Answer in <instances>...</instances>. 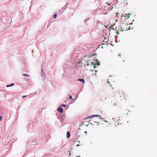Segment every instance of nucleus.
Returning <instances> with one entry per match:
<instances>
[{
	"instance_id": "obj_1",
	"label": "nucleus",
	"mask_w": 157,
	"mask_h": 157,
	"mask_svg": "<svg viewBox=\"0 0 157 157\" xmlns=\"http://www.w3.org/2000/svg\"><path fill=\"white\" fill-rule=\"evenodd\" d=\"M118 94L120 96V99L121 101H125L127 98H126L125 94L124 92L118 91Z\"/></svg>"
},
{
	"instance_id": "obj_2",
	"label": "nucleus",
	"mask_w": 157,
	"mask_h": 157,
	"mask_svg": "<svg viewBox=\"0 0 157 157\" xmlns=\"http://www.w3.org/2000/svg\"><path fill=\"white\" fill-rule=\"evenodd\" d=\"M121 30L123 31L127 30L128 29H129V27L128 24L127 23H123L121 26Z\"/></svg>"
},
{
	"instance_id": "obj_3",
	"label": "nucleus",
	"mask_w": 157,
	"mask_h": 157,
	"mask_svg": "<svg viewBox=\"0 0 157 157\" xmlns=\"http://www.w3.org/2000/svg\"><path fill=\"white\" fill-rule=\"evenodd\" d=\"M90 62V65H91V67H93L94 68H95L96 67V65L97 64L96 63H94L93 62H92L91 61ZM99 63H98V64H97L98 66L99 65Z\"/></svg>"
},
{
	"instance_id": "obj_4",
	"label": "nucleus",
	"mask_w": 157,
	"mask_h": 157,
	"mask_svg": "<svg viewBox=\"0 0 157 157\" xmlns=\"http://www.w3.org/2000/svg\"><path fill=\"white\" fill-rule=\"evenodd\" d=\"M81 63L84 65H86L87 66H88L89 65L90 61H89V62H88L87 61L84 60L83 59L81 60Z\"/></svg>"
},
{
	"instance_id": "obj_5",
	"label": "nucleus",
	"mask_w": 157,
	"mask_h": 157,
	"mask_svg": "<svg viewBox=\"0 0 157 157\" xmlns=\"http://www.w3.org/2000/svg\"><path fill=\"white\" fill-rule=\"evenodd\" d=\"M80 143L79 141H75V142L74 144L75 145L76 147H78V146H79L80 145Z\"/></svg>"
},
{
	"instance_id": "obj_6",
	"label": "nucleus",
	"mask_w": 157,
	"mask_h": 157,
	"mask_svg": "<svg viewBox=\"0 0 157 157\" xmlns=\"http://www.w3.org/2000/svg\"><path fill=\"white\" fill-rule=\"evenodd\" d=\"M97 117L98 119L100 118V116L98 115H93L91 116L90 117H88V118H93V117Z\"/></svg>"
},
{
	"instance_id": "obj_7",
	"label": "nucleus",
	"mask_w": 157,
	"mask_h": 157,
	"mask_svg": "<svg viewBox=\"0 0 157 157\" xmlns=\"http://www.w3.org/2000/svg\"><path fill=\"white\" fill-rule=\"evenodd\" d=\"M131 15V14H126L124 16V17L125 18L128 19L129 18L130 16Z\"/></svg>"
},
{
	"instance_id": "obj_8",
	"label": "nucleus",
	"mask_w": 157,
	"mask_h": 157,
	"mask_svg": "<svg viewBox=\"0 0 157 157\" xmlns=\"http://www.w3.org/2000/svg\"><path fill=\"white\" fill-rule=\"evenodd\" d=\"M58 110L59 112L61 113H62L63 111V109L61 107H58Z\"/></svg>"
},
{
	"instance_id": "obj_9",
	"label": "nucleus",
	"mask_w": 157,
	"mask_h": 157,
	"mask_svg": "<svg viewBox=\"0 0 157 157\" xmlns=\"http://www.w3.org/2000/svg\"><path fill=\"white\" fill-rule=\"evenodd\" d=\"M70 134L69 131H68L67 132V138H69L70 137Z\"/></svg>"
},
{
	"instance_id": "obj_10",
	"label": "nucleus",
	"mask_w": 157,
	"mask_h": 157,
	"mask_svg": "<svg viewBox=\"0 0 157 157\" xmlns=\"http://www.w3.org/2000/svg\"><path fill=\"white\" fill-rule=\"evenodd\" d=\"M121 53H119L118 54L117 56V59H119V57H121Z\"/></svg>"
},
{
	"instance_id": "obj_11",
	"label": "nucleus",
	"mask_w": 157,
	"mask_h": 157,
	"mask_svg": "<svg viewBox=\"0 0 157 157\" xmlns=\"http://www.w3.org/2000/svg\"><path fill=\"white\" fill-rule=\"evenodd\" d=\"M78 80L80 81H81V82H82L83 83L85 82V80L83 79H78Z\"/></svg>"
},
{
	"instance_id": "obj_12",
	"label": "nucleus",
	"mask_w": 157,
	"mask_h": 157,
	"mask_svg": "<svg viewBox=\"0 0 157 157\" xmlns=\"http://www.w3.org/2000/svg\"><path fill=\"white\" fill-rule=\"evenodd\" d=\"M23 75L24 77H29V75L28 74H23Z\"/></svg>"
},
{
	"instance_id": "obj_13",
	"label": "nucleus",
	"mask_w": 157,
	"mask_h": 157,
	"mask_svg": "<svg viewBox=\"0 0 157 157\" xmlns=\"http://www.w3.org/2000/svg\"><path fill=\"white\" fill-rule=\"evenodd\" d=\"M118 103V101L115 102V103H114V105H117Z\"/></svg>"
},
{
	"instance_id": "obj_14",
	"label": "nucleus",
	"mask_w": 157,
	"mask_h": 157,
	"mask_svg": "<svg viewBox=\"0 0 157 157\" xmlns=\"http://www.w3.org/2000/svg\"><path fill=\"white\" fill-rule=\"evenodd\" d=\"M56 17H57V14H55L54 15V18H55V19L56 18Z\"/></svg>"
},
{
	"instance_id": "obj_15",
	"label": "nucleus",
	"mask_w": 157,
	"mask_h": 157,
	"mask_svg": "<svg viewBox=\"0 0 157 157\" xmlns=\"http://www.w3.org/2000/svg\"><path fill=\"white\" fill-rule=\"evenodd\" d=\"M60 106H62V107H66V105H65L63 104V105H61Z\"/></svg>"
},
{
	"instance_id": "obj_16",
	"label": "nucleus",
	"mask_w": 157,
	"mask_h": 157,
	"mask_svg": "<svg viewBox=\"0 0 157 157\" xmlns=\"http://www.w3.org/2000/svg\"><path fill=\"white\" fill-rule=\"evenodd\" d=\"M69 99H71L72 100L73 99L72 98V97L71 96H70V97H69Z\"/></svg>"
},
{
	"instance_id": "obj_17",
	"label": "nucleus",
	"mask_w": 157,
	"mask_h": 157,
	"mask_svg": "<svg viewBox=\"0 0 157 157\" xmlns=\"http://www.w3.org/2000/svg\"><path fill=\"white\" fill-rule=\"evenodd\" d=\"M11 86V84L10 85H7L6 86V87H10V86Z\"/></svg>"
},
{
	"instance_id": "obj_18",
	"label": "nucleus",
	"mask_w": 157,
	"mask_h": 157,
	"mask_svg": "<svg viewBox=\"0 0 157 157\" xmlns=\"http://www.w3.org/2000/svg\"><path fill=\"white\" fill-rule=\"evenodd\" d=\"M119 14V13H117L116 14L117 17H118Z\"/></svg>"
},
{
	"instance_id": "obj_19",
	"label": "nucleus",
	"mask_w": 157,
	"mask_h": 157,
	"mask_svg": "<svg viewBox=\"0 0 157 157\" xmlns=\"http://www.w3.org/2000/svg\"><path fill=\"white\" fill-rule=\"evenodd\" d=\"M2 119V117L1 116H0V120H1Z\"/></svg>"
},
{
	"instance_id": "obj_20",
	"label": "nucleus",
	"mask_w": 157,
	"mask_h": 157,
	"mask_svg": "<svg viewBox=\"0 0 157 157\" xmlns=\"http://www.w3.org/2000/svg\"><path fill=\"white\" fill-rule=\"evenodd\" d=\"M27 95L23 96V98H24L25 97H27Z\"/></svg>"
},
{
	"instance_id": "obj_21",
	"label": "nucleus",
	"mask_w": 157,
	"mask_h": 157,
	"mask_svg": "<svg viewBox=\"0 0 157 157\" xmlns=\"http://www.w3.org/2000/svg\"><path fill=\"white\" fill-rule=\"evenodd\" d=\"M11 85V86H12L14 85V83H12Z\"/></svg>"
},
{
	"instance_id": "obj_22",
	"label": "nucleus",
	"mask_w": 157,
	"mask_h": 157,
	"mask_svg": "<svg viewBox=\"0 0 157 157\" xmlns=\"http://www.w3.org/2000/svg\"><path fill=\"white\" fill-rule=\"evenodd\" d=\"M76 157H80V156H76Z\"/></svg>"
}]
</instances>
